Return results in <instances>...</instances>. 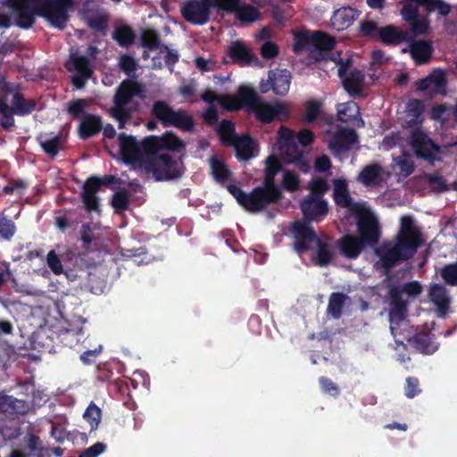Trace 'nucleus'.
<instances>
[{"label": "nucleus", "mask_w": 457, "mask_h": 457, "mask_svg": "<svg viewBox=\"0 0 457 457\" xmlns=\"http://www.w3.org/2000/svg\"><path fill=\"white\" fill-rule=\"evenodd\" d=\"M16 11V25L29 29L35 22V15L46 19L52 27L63 29L69 21V11L74 0H9Z\"/></svg>", "instance_id": "nucleus-1"}, {"label": "nucleus", "mask_w": 457, "mask_h": 457, "mask_svg": "<svg viewBox=\"0 0 457 457\" xmlns=\"http://www.w3.org/2000/svg\"><path fill=\"white\" fill-rule=\"evenodd\" d=\"M400 223L395 245L378 251L381 266L386 270L395 267L398 262L412 258L423 244L422 234L414 224L412 217L403 216Z\"/></svg>", "instance_id": "nucleus-2"}, {"label": "nucleus", "mask_w": 457, "mask_h": 457, "mask_svg": "<svg viewBox=\"0 0 457 457\" xmlns=\"http://www.w3.org/2000/svg\"><path fill=\"white\" fill-rule=\"evenodd\" d=\"M144 86L133 79H126L117 87L108 114L118 121V128L122 129L131 120L133 114L138 111L139 104L133 98H143Z\"/></svg>", "instance_id": "nucleus-3"}, {"label": "nucleus", "mask_w": 457, "mask_h": 457, "mask_svg": "<svg viewBox=\"0 0 457 457\" xmlns=\"http://www.w3.org/2000/svg\"><path fill=\"white\" fill-rule=\"evenodd\" d=\"M37 108L35 99H26L21 92H14L12 97V105L8 104L5 96L0 95V127L9 131L15 125L14 115L27 116Z\"/></svg>", "instance_id": "nucleus-4"}, {"label": "nucleus", "mask_w": 457, "mask_h": 457, "mask_svg": "<svg viewBox=\"0 0 457 457\" xmlns=\"http://www.w3.org/2000/svg\"><path fill=\"white\" fill-rule=\"evenodd\" d=\"M151 113L164 128L175 127L185 132L192 131L195 128V120L190 113L183 109L175 110L162 100L153 104Z\"/></svg>", "instance_id": "nucleus-5"}, {"label": "nucleus", "mask_w": 457, "mask_h": 457, "mask_svg": "<svg viewBox=\"0 0 457 457\" xmlns=\"http://www.w3.org/2000/svg\"><path fill=\"white\" fill-rule=\"evenodd\" d=\"M144 169L152 172L156 181H169L179 179L184 174V166L180 159H175L168 153L150 156L145 161Z\"/></svg>", "instance_id": "nucleus-6"}, {"label": "nucleus", "mask_w": 457, "mask_h": 457, "mask_svg": "<svg viewBox=\"0 0 457 457\" xmlns=\"http://www.w3.org/2000/svg\"><path fill=\"white\" fill-rule=\"evenodd\" d=\"M410 145L418 159L426 161L434 166L436 162H442L441 146L436 144L424 131L415 129L411 131Z\"/></svg>", "instance_id": "nucleus-7"}, {"label": "nucleus", "mask_w": 457, "mask_h": 457, "mask_svg": "<svg viewBox=\"0 0 457 457\" xmlns=\"http://www.w3.org/2000/svg\"><path fill=\"white\" fill-rule=\"evenodd\" d=\"M227 190L248 212L258 213L270 206L264 195V188L255 187L250 193H246L237 185L229 184Z\"/></svg>", "instance_id": "nucleus-8"}, {"label": "nucleus", "mask_w": 457, "mask_h": 457, "mask_svg": "<svg viewBox=\"0 0 457 457\" xmlns=\"http://www.w3.org/2000/svg\"><path fill=\"white\" fill-rule=\"evenodd\" d=\"M264 170V179L262 186L257 187L264 188V195L269 205L278 204L283 198L281 188L275 184V177L282 169L280 162L275 156H269L266 159Z\"/></svg>", "instance_id": "nucleus-9"}, {"label": "nucleus", "mask_w": 457, "mask_h": 457, "mask_svg": "<svg viewBox=\"0 0 457 457\" xmlns=\"http://www.w3.org/2000/svg\"><path fill=\"white\" fill-rule=\"evenodd\" d=\"M255 98L254 103L249 104L248 111L253 112L256 119L262 123H270L276 117H278L280 121L288 119L289 114L284 104L280 103L274 104L262 103L257 93Z\"/></svg>", "instance_id": "nucleus-10"}, {"label": "nucleus", "mask_w": 457, "mask_h": 457, "mask_svg": "<svg viewBox=\"0 0 457 457\" xmlns=\"http://www.w3.org/2000/svg\"><path fill=\"white\" fill-rule=\"evenodd\" d=\"M120 154L122 161L126 164L137 165L144 168L145 161L142 154L141 143L137 142L134 136L127 135L121 132L118 135Z\"/></svg>", "instance_id": "nucleus-11"}, {"label": "nucleus", "mask_w": 457, "mask_h": 457, "mask_svg": "<svg viewBox=\"0 0 457 457\" xmlns=\"http://www.w3.org/2000/svg\"><path fill=\"white\" fill-rule=\"evenodd\" d=\"M357 219L358 237L366 246H373L378 244L380 231L378 220L373 214L365 208L364 212L354 214Z\"/></svg>", "instance_id": "nucleus-12"}, {"label": "nucleus", "mask_w": 457, "mask_h": 457, "mask_svg": "<svg viewBox=\"0 0 457 457\" xmlns=\"http://www.w3.org/2000/svg\"><path fill=\"white\" fill-rule=\"evenodd\" d=\"M65 68L71 72H75L71 82L78 89L83 88L87 80L93 75V69L88 57L79 55L78 53L70 54Z\"/></svg>", "instance_id": "nucleus-13"}, {"label": "nucleus", "mask_w": 457, "mask_h": 457, "mask_svg": "<svg viewBox=\"0 0 457 457\" xmlns=\"http://www.w3.org/2000/svg\"><path fill=\"white\" fill-rule=\"evenodd\" d=\"M212 4L209 0H187L180 8L182 17L194 25H204L210 20Z\"/></svg>", "instance_id": "nucleus-14"}, {"label": "nucleus", "mask_w": 457, "mask_h": 457, "mask_svg": "<svg viewBox=\"0 0 457 457\" xmlns=\"http://www.w3.org/2000/svg\"><path fill=\"white\" fill-rule=\"evenodd\" d=\"M290 232L294 237V248L298 253H306L311 249L312 244L319 240L313 228L308 222L295 220L292 223Z\"/></svg>", "instance_id": "nucleus-15"}, {"label": "nucleus", "mask_w": 457, "mask_h": 457, "mask_svg": "<svg viewBox=\"0 0 457 457\" xmlns=\"http://www.w3.org/2000/svg\"><path fill=\"white\" fill-rule=\"evenodd\" d=\"M333 199L337 206L348 209L353 215L365 211V207L362 204L353 201L345 179H336L333 180Z\"/></svg>", "instance_id": "nucleus-16"}, {"label": "nucleus", "mask_w": 457, "mask_h": 457, "mask_svg": "<svg viewBox=\"0 0 457 457\" xmlns=\"http://www.w3.org/2000/svg\"><path fill=\"white\" fill-rule=\"evenodd\" d=\"M256 91L249 87L242 86L238 88L237 96L227 95L219 99L220 105L228 111H238L243 107L248 109L256 100Z\"/></svg>", "instance_id": "nucleus-17"}, {"label": "nucleus", "mask_w": 457, "mask_h": 457, "mask_svg": "<svg viewBox=\"0 0 457 457\" xmlns=\"http://www.w3.org/2000/svg\"><path fill=\"white\" fill-rule=\"evenodd\" d=\"M301 210L303 215V221L308 223L313 220H319L328 212L327 202L320 196H310L304 199L301 203Z\"/></svg>", "instance_id": "nucleus-18"}, {"label": "nucleus", "mask_w": 457, "mask_h": 457, "mask_svg": "<svg viewBox=\"0 0 457 457\" xmlns=\"http://www.w3.org/2000/svg\"><path fill=\"white\" fill-rule=\"evenodd\" d=\"M391 310L389 312L391 323L399 322L405 319L408 312V301L403 298V293L400 285L392 286L389 288Z\"/></svg>", "instance_id": "nucleus-19"}, {"label": "nucleus", "mask_w": 457, "mask_h": 457, "mask_svg": "<svg viewBox=\"0 0 457 457\" xmlns=\"http://www.w3.org/2000/svg\"><path fill=\"white\" fill-rule=\"evenodd\" d=\"M357 141L358 135L354 129H343L334 134L328 143V147L337 154L345 153L351 150Z\"/></svg>", "instance_id": "nucleus-20"}, {"label": "nucleus", "mask_w": 457, "mask_h": 457, "mask_svg": "<svg viewBox=\"0 0 457 457\" xmlns=\"http://www.w3.org/2000/svg\"><path fill=\"white\" fill-rule=\"evenodd\" d=\"M338 76L342 79L345 89L351 95L359 94L364 80L363 73L357 70L348 71V64L342 63L338 68Z\"/></svg>", "instance_id": "nucleus-21"}, {"label": "nucleus", "mask_w": 457, "mask_h": 457, "mask_svg": "<svg viewBox=\"0 0 457 457\" xmlns=\"http://www.w3.org/2000/svg\"><path fill=\"white\" fill-rule=\"evenodd\" d=\"M408 343L417 352L430 355L436 353L439 348V344L436 341L435 334L431 332H418L408 338Z\"/></svg>", "instance_id": "nucleus-22"}, {"label": "nucleus", "mask_w": 457, "mask_h": 457, "mask_svg": "<svg viewBox=\"0 0 457 457\" xmlns=\"http://www.w3.org/2000/svg\"><path fill=\"white\" fill-rule=\"evenodd\" d=\"M384 169L381 164L372 162L365 165L357 176V181L365 187H378L383 181Z\"/></svg>", "instance_id": "nucleus-23"}, {"label": "nucleus", "mask_w": 457, "mask_h": 457, "mask_svg": "<svg viewBox=\"0 0 457 457\" xmlns=\"http://www.w3.org/2000/svg\"><path fill=\"white\" fill-rule=\"evenodd\" d=\"M428 297L436 305L438 317H445L451 303L446 287L442 284H432L428 290Z\"/></svg>", "instance_id": "nucleus-24"}, {"label": "nucleus", "mask_w": 457, "mask_h": 457, "mask_svg": "<svg viewBox=\"0 0 457 457\" xmlns=\"http://www.w3.org/2000/svg\"><path fill=\"white\" fill-rule=\"evenodd\" d=\"M378 37L381 42L386 46H397L401 43L411 41L413 36L407 30H403L394 25H386L380 28Z\"/></svg>", "instance_id": "nucleus-25"}, {"label": "nucleus", "mask_w": 457, "mask_h": 457, "mask_svg": "<svg viewBox=\"0 0 457 457\" xmlns=\"http://www.w3.org/2000/svg\"><path fill=\"white\" fill-rule=\"evenodd\" d=\"M102 129V118L96 114L87 113L80 119L78 133L80 139L87 140L99 134Z\"/></svg>", "instance_id": "nucleus-26"}, {"label": "nucleus", "mask_w": 457, "mask_h": 457, "mask_svg": "<svg viewBox=\"0 0 457 457\" xmlns=\"http://www.w3.org/2000/svg\"><path fill=\"white\" fill-rule=\"evenodd\" d=\"M341 254L348 259H356L366 247L356 236L345 235L337 241Z\"/></svg>", "instance_id": "nucleus-27"}, {"label": "nucleus", "mask_w": 457, "mask_h": 457, "mask_svg": "<svg viewBox=\"0 0 457 457\" xmlns=\"http://www.w3.org/2000/svg\"><path fill=\"white\" fill-rule=\"evenodd\" d=\"M410 44V54L415 63L418 65L428 63L434 53V47L431 41L412 40L407 41Z\"/></svg>", "instance_id": "nucleus-28"}, {"label": "nucleus", "mask_w": 457, "mask_h": 457, "mask_svg": "<svg viewBox=\"0 0 457 457\" xmlns=\"http://www.w3.org/2000/svg\"><path fill=\"white\" fill-rule=\"evenodd\" d=\"M271 80V87L274 94L285 96L287 94L291 84V72L287 69H275L269 71Z\"/></svg>", "instance_id": "nucleus-29"}, {"label": "nucleus", "mask_w": 457, "mask_h": 457, "mask_svg": "<svg viewBox=\"0 0 457 457\" xmlns=\"http://www.w3.org/2000/svg\"><path fill=\"white\" fill-rule=\"evenodd\" d=\"M358 15V11L350 6L339 8L330 19L331 25L337 31L344 30L353 24Z\"/></svg>", "instance_id": "nucleus-30"}, {"label": "nucleus", "mask_w": 457, "mask_h": 457, "mask_svg": "<svg viewBox=\"0 0 457 457\" xmlns=\"http://www.w3.org/2000/svg\"><path fill=\"white\" fill-rule=\"evenodd\" d=\"M317 250L313 257L314 262L320 267L328 266L336 257V251L333 245L320 238L316 242Z\"/></svg>", "instance_id": "nucleus-31"}, {"label": "nucleus", "mask_w": 457, "mask_h": 457, "mask_svg": "<svg viewBox=\"0 0 457 457\" xmlns=\"http://www.w3.org/2000/svg\"><path fill=\"white\" fill-rule=\"evenodd\" d=\"M237 152V158L239 161H248L253 157L254 142L253 138L245 134L237 138L231 144Z\"/></svg>", "instance_id": "nucleus-32"}, {"label": "nucleus", "mask_w": 457, "mask_h": 457, "mask_svg": "<svg viewBox=\"0 0 457 457\" xmlns=\"http://www.w3.org/2000/svg\"><path fill=\"white\" fill-rule=\"evenodd\" d=\"M112 39L121 47H129L135 43L137 35L127 24L116 26L112 34Z\"/></svg>", "instance_id": "nucleus-33"}, {"label": "nucleus", "mask_w": 457, "mask_h": 457, "mask_svg": "<svg viewBox=\"0 0 457 457\" xmlns=\"http://www.w3.org/2000/svg\"><path fill=\"white\" fill-rule=\"evenodd\" d=\"M29 406L24 400L17 399L12 395H4L1 411L11 414L24 415L28 413Z\"/></svg>", "instance_id": "nucleus-34"}, {"label": "nucleus", "mask_w": 457, "mask_h": 457, "mask_svg": "<svg viewBox=\"0 0 457 457\" xmlns=\"http://www.w3.org/2000/svg\"><path fill=\"white\" fill-rule=\"evenodd\" d=\"M228 54L234 62L240 64L250 63L253 57L250 49L241 41L234 42Z\"/></svg>", "instance_id": "nucleus-35"}, {"label": "nucleus", "mask_w": 457, "mask_h": 457, "mask_svg": "<svg viewBox=\"0 0 457 457\" xmlns=\"http://www.w3.org/2000/svg\"><path fill=\"white\" fill-rule=\"evenodd\" d=\"M336 46V39L334 37L328 33L316 30L312 33V46L319 52L331 51Z\"/></svg>", "instance_id": "nucleus-36"}, {"label": "nucleus", "mask_w": 457, "mask_h": 457, "mask_svg": "<svg viewBox=\"0 0 457 457\" xmlns=\"http://www.w3.org/2000/svg\"><path fill=\"white\" fill-rule=\"evenodd\" d=\"M218 135L223 145L230 146L238 137L236 134V126L229 120H222L218 128Z\"/></svg>", "instance_id": "nucleus-37"}, {"label": "nucleus", "mask_w": 457, "mask_h": 457, "mask_svg": "<svg viewBox=\"0 0 457 457\" xmlns=\"http://www.w3.org/2000/svg\"><path fill=\"white\" fill-rule=\"evenodd\" d=\"M210 166L212 174L216 181L222 183L231 177L230 170L222 160L216 156H212L210 159Z\"/></svg>", "instance_id": "nucleus-38"}, {"label": "nucleus", "mask_w": 457, "mask_h": 457, "mask_svg": "<svg viewBox=\"0 0 457 457\" xmlns=\"http://www.w3.org/2000/svg\"><path fill=\"white\" fill-rule=\"evenodd\" d=\"M347 296L341 292H334L329 295L328 312L334 318L339 319Z\"/></svg>", "instance_id": "nucleus-39"}, {"label": "nucleus", "mask_w": 457, "mask_h": 457, "mask_svg": "<svg viewBox=\"0 0 457 457\" xmlns=\"http://www.w3.org/2000/svg\"><path fill=\"white\" fill-rule=\"evenodd\" d=\"M161 147L162 150H170L180 153L185 148L183 141L174 133L166 131L162 136L159 137Z\"/></svg>", "instance_id": "nucleus-40"}, {"label": "nucleus", "mask_w": 457, "mask_h": 457, "mask_svg": "<svg viewBox=\"0 0 457 457\" xmlns=\"http://www.w3.org/2000/svg\"><path fill=\"white\" fill-rule=\"evenodd\" d=\"M39 145L43 151L51 158H54L62 149V135L58 134L53 137L42 139V137L37 138Z\"/></svg>", "instance_id": "nucleus-41"}, {"label": "nucleus", "mask_w": 457, "mask_h": 457, "mask_svg": "<svg viewBox=\"0 0 457 457\" xmlns=\"http://www.w3.org/2000/svg\"><path fill=\"white\" fill-rule=\"evenodd\" d=\"M129 195L126 188H120L112 197L111 204L115 213L121 214L129 208Z\"/></svg>", "instance_id": "nucleus-42"}, {"label": "nucleus", "mask_w": 457, "mask_h": 457, "mask_svg": "<svg viewBox=\"0 0 457 457\" xmlns=\"http://www.w3.org/2000/svg\"><path fill=\"white\" fill-rule=\"evenodd\" d=\"M141 149L144 158L159 155L158 153L162 151L160 137L158 136L145 137L141 142Z\"/></svg>", "instance_id": "nucleus-43"}, {"label": "nucleus", "mask_w": 457, "mask_h": 457, "mask_svg": "<svg viewBox=\"0 0 457 457\" xmlns=\"http://www.w3.org/2000/svg\"><path fill=\"white\" fill-rule=\"evenodd\" d=\"M141 45L149 50L160 48L161 39L159 33L153 29H144L141 33Z\"/></svg>", "instance_id": "nucleus-44"}, {"label": "nucleus", "mask_w": 457, "mask_h": 457, "mask_svg": "<svg viewBox=\"0 0 457 457\" xmlns=\"http://www.w3.org/2000/svg\"><path fill=\"white\" fill-rule=\"evenodd\" d=\"M236 17L237 20L243 22H253L257 21L260 17L259 10L249 4L240 5L238 6Z\"/></svg>", "instance_id": "nucleus-45"}, {"label": "nucleus", "mask_w": 457, "mask_h": 457, "mask_svg": "<svg viewBox=\"0 0 457 457\" xmlns=\"http://www.w3.org/2000/svg\"><path fill=\"white\" fill-rule=\"evenodd\" d=\"M293 50L298 54L312 46V34L310 35L308 31H297L294 35Z\"/></svg>", "instance_id": "nucleus-46"}, {"label": "nucleus", "mask_w": 457, "mask_h": 457, "mask_svg": "<svg viewBox=\"0 0 457 457\" xmlns=\"http://www.w3.org/2000/svg\"><path fill=\"white\" fill-rule=\"evenodd\" d=\"M279 150L283 155L284 161L289 163L303 155V153L300 149L296 140L291 142L290 144L285 145L284 146L280 147Z\"/></svg>", "instance_id": "nucleus-47"}, {"label": "nucleus", "mask_w": 457, "mask_h": 457, "mask_svg": "<svg viewBox=\"0 0 457 457\" xmlns=\"http://www.w3.org/2000/svg\"><path fill=\"white\" fill-rule=\"evenodd\" d=\"M101 409L93 402L90 403L86 409L83 417L89 423L91 431L97 428L101 420Z\"/></svg>", "instance_id": "nucleus-48"}, {"label": "nucleus", "mask_w": 457, "mask_h": 457, "mask_svg": "<svg viewBox=\"0 0 457 457\" xmlns=\"http://www.w3.org/2000/svg\"><path fill=\"white\" fill-rule=\"evenodd\" d=\"M445 283L451 287L457 286V262L445 264L440 270Z\"/></svg>", "instance_id": "nucleus-49"}, {"label": "nucleus", "mask_w": 457, "mask_h": 457, "mask_svg": "<svg viewBox=\"0 0 457 457\" xmlns=\"http://www.w3.org/2000/svg\"><path fill=\"white\" fill-rule=\"evenodd\" d=\"M424 111V104L420 99H411L406 104L407 116L411 117V122L416 123Z\"/></svg>", "instance_id": "nucleus-50"}, {"label": "nucleus", "mask_w": 457, "mask_h": 457, "mask_svg": "<svg viewBox=\"0 0 457 457\" xmlns=\"http://www.w3.org/2000/svg\"><path fill=\"white\" fill-rule=\"evenodd\" d=\"M16 232L15 223L4 214H0V237L11 240Z\"/></svg>", "instance_id": "nucleus-51"}, {"label": "nucleus", "mask_w": 457, "mask_h": 457, "mask_svg": "<svg viewBox=\"0 0 457 457\" xmlns=\"http://www.w3.org/2000/svg\"><path fill=\"white\" fill-rule=\"evenodd\" d=\"M87 107V103L85 99H75L68 103L67 112L74 120L81 119L84 114H87L85 112Z\"/></svg>", "instance_id": "nucleus-52"}, {"label": "nucleus", "mask_w": 457, "mask_h": 457, "mask_svg": "<svg viewBox=\"0 0 457 457\" xmlns=\"http://www.w3.org/2000/svg\"><path fill=\"white\" fill-rule=\"evenodd\" d=\"M397 166L399 167L400 173L403 177H409L415 170V163L410 158L409 154L403 153V156L395 159Z\"/></svg>", "instance_id": "nucleus-53"}, {"label": "nucleus", "mask_w": 457, "mask_h": 457, "mask_svg": "<svg viewBox=\"0 0 457 457\" xmlns=\"http://www.w3.org/2000/svg\"><path fill=\"white\" fill-rule=\"evenodd\" d=\"M320 112L321 104L315 99L309 100L306 103L304 121L308 123L315 121L318 119Z\"/></svg>", "instance_id": "nucleus-54"}, {"label": "nucleus", "mask_w": 457, "mask_h": 457, "mask_svg": "<svg viewBox=\"0 0 457 457\" xmlns=\"http://www.w3.org/2000/svg\"><path fill=\"white\" fill-rule=\"evenodd\" d=\"M109 18L104 14H98L87 20L88 27L96 32H104L108 28Z\"/></svg>", "instance_id": "nucleus-55"}, {"label": "nucleus", "mask_w": 457, "mask_h": 457, "mask_svg": "<svg viewBox=\"0 0 457 457\" xmlns=\"http://www.w3.org/2000/svg\"><path fill=\"white\" fill-rule=\"evenodd\" d=\"M46 263L54 275H61L63 272L62 262L54 250L48 252L46 255Z\"/></svg>", "instance_id": "nucleus-56"}, {"label": "nucleus", "mask_w": 457, "mask_h": 457, "mask_svg": "<svg viewBox=\"0 0 457 457\" xmlns=\"http://www.w3.org/2000/svg\"><path fill=\"white\" fill-rule=\"evenodd\" d=\"M212 7L219 10H223L227 12H233L236 14L239 6V0H209Z\"/></svg>", "instance_id": "nucleus-57"}, {"label": "nucleus", "mask_w": 457, "mask_h": 457, "mask_svg": "<svg viewBox=\"0 0 457 457\" xmlns=\"http://www.w3.org/2000/svg\"><path fill=\"white\" fill-rule=\"evenodd\" d=\"M310 188L312 190L311 196H320L321 197L323 194H325L328 188L329 185L325 179L318 178L312 179L310 182Z\"/></svg>", "instance_id": "nucleus-58"}, {"label": "nucleus", "mask_w": 457, "mask_h": 457, "mask_svg": "<svg viewBox=\"0 0 457 457\" xmlns=\"http://www.w3.org/2000/svg\"><path fill=\"white\" fill-rule=\"evenodd\" d=\"M410 24H411V31L410 32L412 34L413 38L417 35L427 34L430 29L429 21L426 18H423V19L416 18Z\"/></svg>", "instance_id": "nucleus-59"}, {"label": "nucleus", "mask_w": 457, "mask_h": 457, "mask_svg": "<svg viewBox=\"0 0 457 457\" xmlns=\"http://www.w3.org/2000/svg\"><path fill=\"white\" fill-rule=\"evenodd\" d=\"M404 392L405 395L411 399L420 395L421 393L420 380L415 377H408L405 380Z\"/></svg>", "instance_id": "nucleus-60"}, {"label": "nucleus", "mask_w": 457, "mask_h": 457, "mask_svg": "<svg viewBox=\"0 0 457 457\" xmlns=\"http://www.w3.org/2000/svg\"><path fill=\"white\" fill-rule=\"evenodd\" d=\"M299 178L292 171H286L283 175L282 185L287 191L295 192L299 188Z\"/></svg>", "instance_id": "nucleus-61"}, {"label": "nucleus", "mask_w": 457, "mask_h": 457, "mask_svg": "<svg viewBox=\"0 0 457 457\" xmlns=\"http://www.w3.org/2000/svg\"><path fill=\"white\" fill-rule=\"evenodd\" d=\"M413 3L414 2L409 1V3H406L401 10L403 19L410 23L418 18L419 13L418 7L420 5H417L416 4H413Z\"/></svg>", "instance_id": "nucleus-62"}, {"label": "nucleus", "mask_w": 457, "mask_h": 457, "mask_svg": "<svg viewBox=\"0 0 457 457\" xmlns=\"http://www.w3.org/2000/svg\"><path fill=\"white\" fill-rule=\"evenodd\" d=\"M120 67L128 76H131L137 69L135 58L129 54H123L120 59Z\"/></svg>", "instance_id": "nucleus-63"}, {"label": "nucleus", "mask_w": 457, "mask_h": 457, "mask_svg": "<svg viewBox=\"0 0 457 457\" xmlns=\"http://www.w3.org/2000/svg\"><path fill=\"white\" fill-rule=\"evenodd\" d=\"M82 202L85 205L86 210L88 212H99L100 202L99 198L96 195L81 194Z\"/></svg>", "instance_id": "nucleus-64"}]
</instances>
